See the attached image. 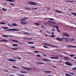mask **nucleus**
I'll use <instances>...</instances> for the list:
<instances>
[{
	"label": "nucleus",
	"instance_id": "49",
	"mask_svg": "<svg viewBox=\"0 0 76 76\" xmlns=\"http://www.w3.org/2000/svg\"><path fill=\"white\" fill-rule=\"evenodd\" d=\"M32 9H33V10H36L38 9V8H32Z\"/></svg>",
	"mask_w": 76,
	"mask_h": 76
},
{
	"label": "nucleus",
	"instance_id": "31",
	"mask_svg": "<svg viewBox=\"0 0 76 76\" xmlns=\"http://www.w3.org/2000/svg\"><path fill=\"white\" fill-rule=\"evenodd\" d=\"M2 9L3 10V11H6L7 10V9H4L3 8H2Z\"/></svg>",
	"mask_w": 76,
	"mask_h": 76
},
{
	"label": "nucleus",
	"instance_id": "52",
	"mask_svg": "<svg viewBox=\"0 0 76 76\" xmlns=\"http://www.w3.org/2000/svg\"><path fill=\"white\" fill-rule=\"evenodd\" d=\"M69 74H71V75H75V74L73 73H69Z\"/></svg>",
	"mask_w": 76,
	"mask_h": 76
},
{
	"label": "nucleus",
	"instance_id": "5",
	"mask_svg": "<svg viewBox=\"0 0 76 76\" xmlns=\"http://www.w3.org/2000/svg\"><path fill=\"white\" fill-rule=\"evenodd\" d=\"M5 31H19V30L18 29H16L15 28L14 29H8L7 30H5Z\"/></svg>",
	"mask_w": 76,
	"mask_h": 76
},
{
	"label": "nucleus",
	"instance_id": "57",
	"mask_svg": "<svg viewBox=\"0 0 76 76\" xmlns=\"http://www.w3.org/2000/svg\"><path fill=\"white\" fill-rule=\"evenodd\" d=\"M41 28L43 29H44V27L42 25L41 26Z\"/></svg>",
	"mask_w": 76,
	"mask_h": 76
},
{
	"label": "nucleus",
	"instance_id": "53",
	"mask_svg": "<svg viewBox=\"0 0 76 76\" xmlns=\"http://www.w3.org/2000/svg\"><path fill=\"white\" fill-rule=\"evenodd\" d=\"M50 56H52V57H54V56H56V55H50Z\"/></svg>",
	"mask_w": 76,
	"mask_h": 76
},
{
	"label": "nucleus",
	"instance_id": "6",
	"mask_svg": "<svg viewBox=\"0 0 76 76\" xmlns=\"http://www.w3.org/2000/svg\"><path fill=\"white\" fill-rule=\"evenodd\" d=\"M65 64L67 66H71L72 65V64H70V63H69V62H65Z\"/></svg>",
	"mask_w": 76,
	"mask_h": 76
},
{
	"label": "nucleus",
	"instance_id": "56",
	"mask_svg": "<svg viewBox=\"0 0 76 76\" xmlns=\"http://www.w3.org/2000/svg\"><path fill=\"white\" fill-rule=\"evenodd\" d=\"M8 26H11V27H12V26H11L10 24H8Z\"/></svg>",
	"mask_w": 76,
	"mask_h": 76
},
{
	"label": "nucleus",
	"instance_id": "51",
	"mask_svg": "<svg viewBox=\"0 0 76 76\" xmlns=\"http://www.w3.org/2000/svg\"><path fill=\"white\" fill-rule=\"evenodd\" d=\"M51 31H55V29L54 28L52 29H51Z\"/></svg>",
	"mask_w": 76,
	"mask_h": 76
},
{
	"label": "nucleus",
	"instance_id": "62",
	"mask_svg": "<svg viewBox=\"0 0 76 76\" xmlns=\"http://www.w3.org/2000/svg\"><path fill=\"white\" fill-rule=\"evenodd\" d=\"M18 59H21V58L20 57H18Z\"/></svg>",
	"mask_w": 76,
	"mask_h": 76
},
{
	"label": "nucleus",
	"instance_id": "40",
	"mask_svg": "<svg viewBox=\"0 0 76 76\" xmlns=\"http://www.w3.org/2000/svg\"><path fill=\"white\" fill-rule=\"evenodd\" d=\"M37 57H41V56L40 55H36Z\"/></svg>",
	"mask_w": 76,
	"mask_h": 76
},
{
	"label": "nucleus",
	"instance_id": "3",
	"mask_svg": "<svg viewBox=\"0 0 76 76\" xmlns=\"http://www.w3.org/2000/svg\"><path fill=\"white\" fill-rule=\"evenodd\" d=\"M43 44L44 45H48L49 46H51V47H56V48H58V46H56L55 45H50V44H47V43H44Z\"/></svg>",
	"mask_w": 76,
	"mask_h": 76
},
{
	"label": "nucleus",
	"instance_id": "17",
	"mask_svg": "<svg viewBox=\"0 0 76 76\" xmlns=\"http://www.w3.org/2000/svg\"><path fill=\"white\" fill-rule=\"evenodd\" d=\"M64 58L65 60H70V59L68 58V57H64Z\"/></svg>",
	"mask_w": 76,
	"mask_h": 76
},
{
	"label": "nucleus",
	"instance_id": "61",
	"mask_svg": "<svg viewBox=\"0 0 76 76\" xmlns=\"http://www.w3.org/2000/svg\"><path fill=\"white\" fill-rule=\"evenodd\" d=\"M20 73H23V71H20Z\"/></svg>",
	"mask_w": 76,
	"mask_h": 76
},
{
	"label": "nucleus",
	"instance_id": "44",
	"mask_svg": "<svg viewBox=\"0 0 76 76\" xmlns=\"http://www.w3.org/2000/svg\"><path fill=\"white\" fill-rule=\"evenodd\" d=\"M72 70H76V67H75V68H72Z\"/></svg>",
	"mask_w": 76,
	"mask_h": 76
},
{
	"label": "nucleus",
	"instance_id": "50",
	"mask_svg": "<svg viewBox=\"0 0 76 76\" xmlns=\"http://www.w3.org/2000/svg\"><path fill=\"white\" fill-rule=\"evenodd\" d=\"M49 24V23H45L44 24V25H47V24H48V25H49V24Z\"/></svg>",
	"mask_w": 76,
	"mask_h": 76
},
{
	"label": "nucleus",
	"instance_id": "63",
	"mask_svg": "<svg viewBox=\"0 0 76 76\" xmlns=\"http://www.w3.org/2000/svg\"><path fill=\"white\" fill-rule=\"evenodd\" d=\"M18 75L19 76H21V74H18Z\"/></svg>",
	"mask_w": 76,
	"mask_h": 76
},
{
	"label": "nucleus",
	"instance_id": "19",
	"mask_svg": "<svg viewBox=\"0 0 76 76\" xmlns=\"http://www.w3.org/2000/svg\"><path fill=\"white\" fill-rule=\"evenodd\" d=\"M49 19V20H54V19L53 18H45V20H46V19Z\"/></svg>",
	"mask_w": 76,
	"mask_h": 76
},
{
	"label": "nucleus",
	"instance_id": "34",
	"mask_svg": "<svg viewBox=\"0 0 76 76\" xmlns=\"http://www.w3.org/2000/svg\"><path fill=\"white\" fill-rule=\"evenodd\" d=\"M2 29H9V28L8 27H2Z\"/></svg>",
	"mask_w": 76,
	"mask_h": 76
},
{
	"label": "nucleus",
	"instance_id": "32",
	"mask_svg": "<svg viewBox=\"0 0 76 76\" xmlns=\"http://www.w3.org/2000/svg\"><path fill=\"white\" fill-rule=\"evenodd\" d=\"M25 18H23L21 19L20 20H23V21H25V20H26V17H25Z\"/></svg>",
	"mask_w": 76,
	"mask_h": 76
},
{
	"label": "nucleus",
	"instance_id": "23",
	"mask_svg": "<svg viewBox=\"0 0 76 76\" xmlns=\"http://www.w3.org/2000/svg\"><path fill=\"white\" fill-rule=\"evenodd\" d=\"M63 35H65V36L66 37H69V35L67 34L66 33H64Z\"/></svg>",
	"mask_w": 76,
	"mask_h": 76
},
{
	"label": "nucleus",
	"instance_id": "9",
	"mask_svg": "<svg viewBox=\"0 0 76 76\" xmlns=\"http://www.w3.org/2000/svg\"><path fill=\"white\" fill-rule=\"evenodd\" d=\"M10 41H12V42H19V41L14 40V39H10Z\"/></svg>",
	"mask_w": 76,
	"mask_h": 76
},
{
	"label": "nucleus",
	"instance_id": "14",
	"mask_svg": "<svg viewBox=\"0 0 76 76\" xmlns=\"http://www.w3.org/2000/svg\"><path fill=\"white\" fill-rule=\"evenodd\" d=\"M8 61H12L14 62H16V60H14V59H10L8 60Z\"/></svg>",
	"mask_w": 76,
	"mask_h": 76
},
{
	"label": "nucleus",
	"instance_id": "58",
	"mask_svg": "<svg viewBox=\"0 0 76 76\" xmlns=\"http://www.w3.org/2000/svg\"><path fill=\"white\" fill-rule=\"evenodd\" d=\"M52 67H54L55 68H56V67H57V66H52Z\"/></svg>",
	"mask_w": 76,
	"mask_h": 76
},
{
	"label": "nucleus",
	"instance_id": "25",
	"mask_svg": "<svg viewBox=\"0 0 76 76\" xmlns=\"http://www.w3.org/2000/svg\"><path fill=\"white\" fill-rule=\"evenodd\" d=\"M0 24L1 25H5V24H6V23L4 22H1L0 23Z\"/></svg>",
	"mask_w": 76,
	"mask_h": 76
},
{
	"label": "nucleus",
	"instance_id": "39",
	"mask_svg": "<svg viewBox=\"0 0 76 76\" xmlns=\"http://www.w3.org/2000/svg\"><path fill=\"white\" fill-rule=\"evenodd\" d=\"M69 57H75V55H71L69 56Z\"/></svg>",
	"mask_w": 76,
	"mask_h": 76
},
{
	"label": "nucleus",
	"instance_id": "54",
	"mask_svg": "<svg viewBox=\"0 0 76 76\" xmlns=\"http://www.w3.org/2000/svg\"><path fill=\"white\" fill-rule=\"evenodd\" d=\"M9 37H15L14 36H13L8 35Z\"/></svg>",
	"mask_w": 76,
	"mask_h": 76
},
{
	"label": "nucleus",
	"instance_id": "47",
	"mask_svg": "<svg viewBox=\"0 0 76 76\" xmlns=\"http://www.w3.org/2000/svg\"><path fill=\"white\" fill-rule=\"evenodd\" d=\"M50 37H52V38H54V37H55V36L53 35H50Z\"/></svg>",
	"mask_w": 76,
	"mask_h": 76
},
{
	"label": "nucleus",
	"instance_id": "4",
	"mask_svg": "<svg viewBox=\"0 0 76 76\" xmlns=\"http://www.w3.org/2000/svg\"><path fill=\"white\" fill-rule=\"evenodd\" d=\"M23 69H27L28 70H35L36 68H31L30 67V68H27V67H23Z\"/></svg>",
	"mask_w": 76,
	"mask_h": 76
},
{
	"label": "nucleus",
	"instance_id": "35",
	"mask_svg": "<svg viewBox=\"0 0 76 76\" xmlns=\"http://www.w3.org/2000/svg\"><path fill=\"white\" fill-rule=\"evenodd\" d=\"M34 53H39V51H34Z\"/></svg>",
	"mask_w": 76,
	"mask_h": 76
},
{
	"label": "nucleus",
	"instance_id": "41",
	"mask_svg": "<svg viewBox=\"0 0 76 76\" xmlns=\"http://www.w3.org/2000/svg\"><path fill=\"white\" fill-rule=\"evenodd\" d=\"M24 34H26V35H28L29 34V33H28V32H26V33H23Z\"/></svg>",
	"mask_w": 76,
	"mask_h": 76
},
{
	"label": "nucleus",
	"instance_id": "38",
	"mask_svg": "<svg viewBox=\"0 0 76 76\" xmlns=\"http://www.w3.org/2000/svg\"><path fill=\"white\" fill-rule=\"evenodd\" d=\"M12 67L13 68H14L15 69H18V68L17 67H16L15 66H12Z\"/></svg>",
	"mask_w": 76,
	"mask_h": 76
},
{
	"label": "nucleus",
	"instance_id": "12",
	"mask_svg": "<svg viewBox=\"0 0 76 76\" xmlns=\"http://www.w3.org/2000/svg\"><path fill=\"white\" fill-rule=\"evenodd\" d=\"M67 47L68 48H69V47H71V48H76V46L69 45Z\"/></svg>",
	"mask_w": 76,
	"mask_h": 76
},
{
	"label": "nucleus",
	"instance_id": "13",
	"mask_svg": "<svg viewBox=\"0 0 76 76\" xmlns=\"http://www.w3.org/2000/svg\"><path fill=\"white\" fill-rule=\"evenodd\" d=\"M43 61H51V60L48 59H43Z\"/></svg>",
	"mask_w": 76,
	"mask_h": 76
},
{
	"label": "nucleus",
	"instance_id": "46",
	"mask_svg": "<svg viewBox=\"0 0 76 76\" xmlns=\"http://www.w3.org/2000/svg\"><path fill=\"white\" fill-rule=\"evenodd\" d=\"M28 73L27 72L25 71H23V73Z\"/></svg>",
	"mask_w": 76,
	"mask_h": 76
},
{
	"label": "nucleus",
	"instance_id": "64",
	"mask_svg": "<svg viewBox=\"0 0 76 76\" xmlns=\"http://www.w3.org/2000/svg\"><path fill=\"white\" fill-rule=\"evenodd\" d=\"M74 59H76V57H74Z\"/></svg>",
	"mask_w": 76,
	"mask_h": 76
},
{
	"label": "nucleus",
	"instance_id": "55",
	"mask_svg": "<svg viewBox=\"0 0 76 76\" xmlns=\"http://www.w3.org/2000/svg\"><path fill=\"white\" fill-rule=\"evenodd\" d=\"M46 8L47 9H49V10L50 9V7H46Z\"/></svg>",
	"mask_w": 76,
	"mask_h": 76
},
{
	"label": "nucleus",
	"instance_id": "59",
	"mask_svg": "<svg viewBox=\"0 0 76 76\" xmlns=\"http://www.w3.org/2000/svg\"><path fill=\"white\" fill-rule=\"evenodd\" d=\"M46 31L47 32V33H48V34H50V32L49 31Z\"/></svg>",
	"mask_w": 76,
	"mask_h": 76
},
{
	"label": "nucleus",
	"instance_id": "60",
	"mask_svg": "<svg viewBox=\"0 0 76 76\" xmlns=\"http://www.w3.org/2000/svg\"><path fill=\"white\" fill-rule=\"evenodd\" d=\"M31 48H35V47H34V46H32L31 47Z\"/></svg>",
	"mask_w": 76,
	"mask_h": 76
},
{
	"label": "nucleus",
	"instance_id": "21",
	"mask_svg": "<svg viewBox=\"0 0 76 76\" xmlns=\"http://www.w3.org/2000/svg\"><path fill=\"white\" fill-rule=\"evenodd\" d=\"M36 63H37V64H44V63L43 62H36Z\"/></svg>",
	"mask_w": 76,
	"mask_h": 76
},
{
	"label": "nucleus",
	"instance_id": "1",
	"mask_svg": "<svg viewBox=\"0 0 76 76\" xmlns=\"http://www.w3.org/2000/svg\"><path fill=\"white\" fill-rule=\"evenodd\" d=\"M56 39H57V40H58V41H61L63 39H66L65 40L66 42H67L68 41L67 38L64 37L61 38V39L59 38L58 37H57L56 38Z\"/></svg>",
	"mask_w": 76,
	"mask_h": 76
},
{
	"label": "nucleus",
	"instance_id": "24",
	"mask_svg": "<svg viewBox=\"0 0 76 76\" xmlns=\"http://www.w3.org/2000/svg\"><path fill=\"white\" fill-rule=\"evenodd\" d=\"M28 44H34V42H27Z\"/></svg>",
	"mask_w": 76,
	"mask_h": 76
},
{
	"label": "nucleus",
	"instance_id": "26",
	"mask_svg": "<svg viewBox=\"0 0 76 76\" xmlns=\"http://www.w3.org/2000/svg\"><path fill=\"white\" fill-rule=\"evenodd\" d=\"M34 25H36V26H39V24L38 23H34Z\"/></svg>",
	"mask_w": 76,
	"mask_h": 76
},
{
	"label": "nucleus",
	"instance_id": "8",
	"mask_svg": "<svg viewBox=\"0 0 76 76\" xmlns=\"http://www.w3.org/2000/svg\"><path fill=\"white\" fill-rule=\"evenodd\" d=\"M59 58V57H57V56L50 58V59H58Z\"/></svg>",
	"mask_w": 76,
	"mask_h": 76
},
{
	"label": "nucleus",
	"instance_id": "36",
	"mask_svg": "<svg viewBox=\"0 0 76 76\" xmlns=\"http://www.w3.org/2000/svg\"><path fill=\"white\" fill-rule=\"evenodd\" d=\"M48 22H50V23H52L54 24L55 23V22H51V21L50 20L48 21Z\"/></svg>",
	"mask_w": 76,
	"mask_h": 76
},
{
	"label": "nucleus",
	"instance_id": "29",
	"mask_svg": "<svg viewBox=\"0 0 76 76\" xmlns=\"http://www.w3.org/2000/svg\"><path fill=\"white\" fill-rule=\"evenodd\" d=\"M31 38H24L23 39H31Z\"/></svg>",
	"mask_w": 76,
	"mask_h": 76
},
{
	"label": "nucleus",
	"instance_id": "27",
	"mask_svg": "<svg viewBox=\"0 0 76 76\" xmlns=\"http://www.w3.org/2000/svg\"><path fill=\"white\" fill-rule=\"evenodd\" d=\"M12 47H16L17 46H18V45L16 44H14L12 45Z\"/></svg>",
	"mask_w": 76,
	"mask_h": 76
},
{
	"label": "nucleus",
	"instance_id": "20",
	"mask_svg": "<svg viewBox=\"0 0 76 76\" xmlns=\"http://www.w3.org/2000/svg\"><path fill=\"white\" fill-rule=\"evenodd\" d=\"M45 73H50L51 72L50 71H47V70H45Z\"/></svg>",
	"mask_w": 76,
	"mask_h": 76
},
{
	"label": "nucleus",
	"instance_id": "30",
	"mask_svg": "<svg viewBox=\"0 0 76 76\" xmlns=\"http://www.w3.org/2000/svg\"><path fill=\"white\" fill-rule=\"evenodd\" d=\"M24 8L26 9H27V10H31V8H27V7H25Z\"/></svg>",
	"mask_w": 76,
	"mask_h": 76
},
{
	"label": "nucleus",
	"instance_id": "33",
	"mask_svg": "<svg viewBox=\"0 0 76 76\" xmlns=\"http://www.w3.org/2000/svg\"><path fill=\"white\" fill-rule=\"evenodd\" d=\"M71 14L73 15H74V16H76V13H75L74 12H71Z\"/></svg>",
	"mask_w": 76,
	"mask_h": 76
},
{
	"label": "nucleus",
	"instance_id": "16",
	"mask_svg": "<svg viewBox=\"0 0 76 76\" xmlns=\"http://www.w3.org/2000/svg\"><path fill=\"white\" fill-rule=\"evenodd\" d=\"M8 40H0V42H7Z\"/></svg>",
	"mask_w": 76,
	"mask_h": 76
},
{
	"label": "nucleus",
	"instance_id": "15",
	"mask_svg": "<svg viewBox=\"0 0 76 76\" xmlns=\"http://www.w3.org/2000/svg\"><path fill=\"white\" fill-rule=\"evenodd\" d=\"M56 26V28L57 31L58 32H60V30H58V26Z\"/></svg>",
	"mask_w": 76,
	"mask_h": 76
},
{
	"label": "nucleus",
	"instance_id": "37",
	"mask_svg": "<svg viewBox=\"0 0 76 76\" xmlns=\"http://www.w3.org/2000/svg\"><path fill=\"white\" fill-rule=\"evenodd\" d=\"M43 47L45 48H48V47L46 46H43Z\"/></svg>",
	"mask_w": 76,
	"mask_h": 76
},
{
	"label": "nucleus",
	"instance_id": "28",
	"mask_svg": "<svg viewBox=\"0 0 76 76\" xmlns=\"http://www.w3.org/2000/svg\"><path fill=\"white\" fill-rule=\"evenodd\" d=\"M6 1H10V2H11V1H12V2H15V1H14V0H5Z\"/></svg>",
	"mask_w": 76,
	"mask_h": 76
},
{
	"label": "nucleus",
	"instance_id": "2",
	"mask_svg": "<svg viewBox=\"0 0 76 76\" xmlns=\"http://www.w3.org/2000/svg\"><path fill=\"white\" fill-rule=\"evenodd\" d=\"M28 4L30 5H33V6H37V3L34 2H31L29 1L28 2Z\"/></svg>",
	"mask_w": 76,
	"mask_h": 76
},
{
	"label": "nucleus",
	"instance_id": "42",
	"mask_svg": "<svg viewBox=\"0 0 76 76\" xmlns=\"http://www.w3.org/2000/svg\"><path fill=\"white\" fill-rule=\"evenodd\" d=\"M2 37H6L7 38V37H8V36L6 35H2Z\"/></svg>",
	"mask_w": 76,
	"mask_h": 76
},
{
	"label": "nucleus",
	"instance_id": "10",
	"mask_svg": "<svg viewBox=\"0 0 76 76\" xmlns=\"http://www.w3.org/2000/svg\"><path fill=\"white\" fill-rule=\"evenodd\" d=\"M20 23L22 25H25V24H26L27 23V22H24V21H21L20 22Z\"/></svg>",
	"mask_w": 76,
	"mask_h": 76
},
{
	"label": "nucleus",
	"instance_id": "22",
	"mask_svg": "<svg viewBox=\"0 0 76 76\" xmlns=\"http://www.w3.org/2000/svg\"><path fill=\"white\" fill-rule=\"evenodd\" d=\"M12 25L14 26H18V24L16 23H13L12 24Z\"/></svg>",
	"mask_w": 76,
	"mask_h": 76
},
{
	"label": "nucleus",
	"instance_id": "18",
	"mask_svg": "<svg viewBox=\"0 0 76 76\" xmlns=\"http://www.w3.org/2000/svg\"><path fill=\"white\" fill-rule=\"evenodd\" d=\"M65 2H73L74 3H76V1H66Z\"/></svg>",
	"mask_w": 76,
	"mask_h": 76
},
{
	"label": "nucleus",
	"instance_id": "45",
	"mask_svg": "<svg viewBox=\"0 0 76 76\" xmlns=\"http://www.w3.org/2000/svg\"><path fill=\"white\" fill-rule=\"evenodd\" d=\"M51 34L52 35H54V32H52L51 33Z\"/></svg>",
	"mask_w": 76,
	"mask_h": 76
},
{
	"label": "nucleus",
	"instance_id": "43",
	"mask_svg": "<svg viewBox=\"0 0 76 76\" xmlns=\"http://www.w3.org/2000/svg\"><path fill=\"white\" fill-rule=\"evenodd\" d=\"M10 5H11V6H14V4H9Z\"/></svg>",
	"mask_w": 76,
	"mask_h": 76
},
{
	"label": "nucleus",
	"instance_id": "7",
	"mask_svg": "<svg viewBox=\"0 0 76 76\" xmlns=\"http://www.w3.org/2000/svg\"><path fill=\"white\" fill-rule=\"evenodd\" d=\"M11 49L12 50H15V51H17V50H18V49H19V48H17V47H15V48H11Z\"/></svg>",
	"mask_w": 76,
	"mask_h": 76
},
{
	"label": "nucleus",
	"instance_id": "48",
	"mask_svg": "<svg viewBox=\"0 0 76 76\" xmlns=\"http://www.w3.org/2000/svg\"><path fill=\"white\" fill-rule=\"evenodd\" d=\"M69 39V40H70V41H71L74 40V39Z\"/></svg>",
	"mask_w": 76,
	"mask_h": 76
},
{
	"label": "nucleus",
	"instance_id": "11",
	"mask_svg": "<svg viewBox=\"0 0 76 76\" xmlns=\"http://www.w3.org/2000/svg\"><path fill=\"white\" fill-rule=\"evenodd\" d=\"M55 12H56L58 13H62V11L58 10H55Z\"/></svg>",
	"mask_w": 76,
	"mask_h": 76
}]
</instances>
